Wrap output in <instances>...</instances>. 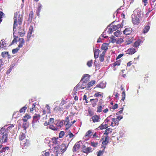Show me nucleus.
Segmentation results:
<instances>
[{"mask_svg": "<svg viewBox=\"0 0 156 156\" xmlns=\"http://www.w3.org/2000/svg\"><path fill=\"white\" fill-rule=\"evenodd\" d=\"M23 16L22 15L18 14L17 12L14 14V23L13 24V30L14 32H17L21 36H23L25 33L21 26L23 21Z\"/></svg>", "mask_w": 156, "mask_h": 156, "instance_id": "nucleus-1", "label": "nucleus"}, {"mask_svg": "<svg viewBox=\"0 0 156 156\" xmlns=\"http://www.w3.org/2000/svg\"><path fill=\"white\" fill-rule=\"evenodd\" d=\"M8 132L4 126L0 130V142L2 144L6 142L8 140Z\"/></svg>", "mask_w": 156, "mask_h": 156, "instance_id": "nucleus-2", "label": "nucleus"}, {"mask_svg": "<svg viewBox=\"0 0 156 156\" xmlns=\"http://www.w3.org/2000/svg\"><path fill=\"white\" fill-rule=\"evenodd\" d=\"M68 145L65 144L64 143H62L61 145L58 144L54 147V149L55 151L56 154L63 153L67 150Z\"/></svg>", "mask_w": 156, "mask_h": 156, "instance_id": "nucleus-3", "label": "nucleus"}, {"mask_svg": "<svg viewBox=\"0 0 156 156\" xmlns=\"http://www.w3.org/2000/svg\"><path fill=\"white\" fill-rule=\"evenodd\" d=\"M40 117L41 116L40 115L37 114H34L33 117L32 121V126L34 128H36L38 126L39 122V120Z\"/></svg>", "mask_w": 156, "mask_h": 156, "instance_id": "nucleus-4", "label": "nucleus"}, {"mask_svg": "<svg viewBox=\"0 0 156 156\" xmlns=\"http://www.w3.org/2000/svg\"><path fill=\"white\" fill-rule=\"evenodd\" d=\"M74 136V135L70 132V130H69L68 134L66 135L64 138V142L66 143L65 144H68V146L70 142L72 140L70 139L73 138Z\"/></svg>", "mask_w": 156, "mask_h": 156, "instance_id": "nucleus-5", "label": "nucleus"}, {"mask_svg": "<svg viewBox=\"0 0 156 156\" xmlns=\"http://www.w3.org/2000/svg\"><path fill=\"white\" fill-rule=\"evenodd\" d=\"M87 87V83L83 81L82 83L81 81V80L74 88V89H76V90H79L80 89H83L86 88Z\"/></svg>", "mask_w": 156, "mask_h": 156, "instance_id": "nucleus-6", "label": "nucleus"}, {"mask_svg": "<svg viewBox=\"0 0 156 156\" xmlns=\"http://www.w3.org/2000/svg\"><path fill=\"white\" fill-rule=\"evenodd\" d=\"M92 151V148L90 147H87L85 145H83L81 148V152L87 154L91 152Z\"/></svg>", "mask_w": 156, "mask_h": 156, "instance_id": "nucleus-7", "label": "nucleus"}, {"mask_svg": "<svg viewBox=\"0 0 156 156\" xmlns=\"http://www.w3.org/2000/svg\"><path fill=\"white\" fill-rule=\"evenodd\" d=\"M20 144L23 149H26L30 146V143L29 140L26 139L20 142Z\"/></svg>", "mask_w": 156, "mask_h": 156, "instance_id": "nucleus-8", "label": "nucleus"}, {"mask_svg": "<svg viewBox=\"0 0 156 156\" xmlns=\"http://www.w3.org/2000/svg\"><path fill=\"white\" fill-rule=\"evenodd\" d=\"M70 121L69 117L68 116L66 117L65 120L64 121V124L65 126L66 130L68 129L72 125V124H71V122Z\"/></svg>", "mask_w": 156, "mask_h": 156, "instance_id": "nucleus-9", "label": "nucleus"}, {"mask_svg": "<svg viewBox=\"0 0 156 156\" xmlns=\"http://www.w3.org/2000/svg\"><path fill=\"white\" fill-rule=\"evenodd\" d=\"M8 44L6 43L4 39H2L0 41V48L2 50H5L7 47Z\"/></svg>", "mask_w": 156, "mask_h": 156, "instance_id": "nucleus-10", "label": "nucleus"}, {"mask_svg": "<svg viewBox=\"0 0 156 156\" xmlns=\"http://www.w3.org/2000/svg\"><path fill=\"white\" fill-rule=\"evenodd\" d=\"M91 119H92L93 122L95 123L99 122L101 118L100 116L95 115L92 116Z\"/></svg>", "mask_w": 156, "mask_h": 156, "instance_id": "nucleus-11", "label": "nucleus"}, {"mask_svg": "<svg viewBox=\"0 0 156 156\" xmlns=\"http://www.w3.org/2000/svg\"><path fill=\"white\" fill-rule=\"evenodd\" d=\"M132 22L134 24L138 25L140 23V20L139 18L135 16L134 15L132 16Z\"/></svg>", "mask_w": 156, "mask_h": 156, "instance_id": "nucleus-12", "label": "nucleus"}, {"mask_svg": "<svg viewBox=\"0 0 156 156\" xmlns=\"http://www.w3.org/2000/svg\"><path fill=\"white\" fill-rule=\"evenodd\" d=\"M80 141L75 144L73 148V152H76L80 149L81 145L79 144V142Z\"/></svg>", "mask_w": 156, "mask_h": 156, "instance_id": "nucleus-13", "label": "nucleus"}, {"mask_svg": "<svg viewBox=\"0 0 156 156\" xmlns=\"http://www.w3.org/2000/svg\"><path fill=\"white\" fill-rule=\"evenodd\" d=\"M90 76L89 74H84L81 79V81L83 80V81L87 83L90 80Z\"/></svg>", "mask_w": 156, "mask_h": 156, "instance_id": "nucleus-14", "label": "nucleus"}, {"mask_svg": "<svg viewBox=\"0 0 156 156\" xmlns=\"http://www.w3.org/2000/svg\"><path fill=\"white\" fill-rule=\"evenodd\" d=\"M112 122L111 123V126H118L119 124V121L115 118L112 119Z\"/></svg>", "mask_w": 156, "mask_h": 156, "instance_id": "nucleus-15", "label": "nucleus"}, {"mask_svg": "<svg viewBox=\"0 0 156 156\" xmlns=\"http://www.w3.org/2000/svg\"><path fill=\"white\" fill-rule=\"evenodd\" d=\"M25 138L26 136L25 133H23V132H21L19 136V140L20 142L24 140H26L25 139Z\"/></svg>", "mask_w": 156, "mask_h": 156, "instance_id": "nucleus-16", "label": "nucleus"}, {"mask_svg": "<svg viewBox=\"0 0 156 156\" xmlns=\"http://www.w3.org/2000/svg\"><path fill=\"white\" fill-rule=\"evenodd\" d=\"M1 55L3 58L7 57L8 58H11V56L8 51H3L2 52Z\"/></svg>", "mask_w": 156, "mask_h": 156, "instance_id": "nucleus-17", "label": "nucleus"}, {"mask_svg": "<svg viewBox=\"0 0 156 156\" xmlns=\"http://www.w3.org/2000/svg\"><path fill=\"white\" fill-rule=\"evenodd\" d=\"M103 140L102 142V144L104 145H106L109 142V137L108 136H105L102 139Z\"/></svg>", "mask_w": 156, "mask_h": 156, "instance_id": "nucleus-18", "label": "nucleus"}, {"mask_svg": "<svg viewBox=\"0 0 156 156\" xmlns=\"http://www.w3.org/2000/svg\"><path fill=\"white\" fill-rule=\"evenodd\" d=\"M63 108L60 107L59 106H56L53 109L54 112L55 113L61 112L63 111Z\"/></svg>", "mask_w": 156, "mask_h": 156, "instance_id": "nucleus-19", "label": "nucleus"}, {"mask_svg": "<svg viewBox=\"0 0 156 156\" xmlns=\"http://www.w3.org/2000/svg\"><path fill=\"white\" fill-rule=\"evenodd\" d=\"M108 127V123H106L103 122L102 124L100 125L98 128L101 130H102L107 128Z\"/></svg>", "mask_w": 156, "mask_h": 156, "instance_id": "nucleus-20", "label": "nucleus"}, {"mask_svg": "<svg viewBox=\"0 0 156 156\" xmlns=\"http://www.w3.org/2000/svg\"><path fill=\"white\" fill-rule=\"evenodd\" d=\"M132 29L130 27L126 28L123 31L124 34L126 35L129 34L132 32Z\"/></svg>", "mask_w": 156, "mask_h": 156, "instance_id": "nucleus-21", "label": "nucleus"}, {"mask_svg": "<svg viewBox=\"0 0 156 156\" xmlns=\"http://www.w3.org/2000/svg\"><path fill=\"white\" fill-rule=\"evenodd\" d=\"M98 101V99L96 98L95 99H90V101L93 107H94L97 105V104Z\"/></svg>", "mask_w": 156, "mask_h": 156, "instance_id": "nucleus-22", "label": "nucleus"}, {"mask_svg": "<svg viewBox=\"0 0 156 156\" xmlns=\"http://www.w3.org/2000/svg\"><path fill=\"white\" fill-rule=\"evenodd\" d=\"M136 51V49L133 48H130L127 50V53L129 54L132 55L135 53Z\"/></svg>", "mask_w": 156, "mask_h": 156, "instance_id": "nucleus-23", "label": "nucleus"}, {"mask_svg": "<svg viewBox=\"0 0 156 156\" xmlns=\"http://www.w3.org/2000/svg\"><path fill=\"white\" fill-rule=\"evenodd\" d=\"M58 138H56L53 137L51 139V142L53 143V145H58V141L57 140L58 139Z\"/></svg>", "mask_w": 156, "mask_h": 156, "instance_id": "nucleus-24", "label": "nucleus"}, {"mask_svg": "<svg viewBox=\"0 0 156 156\" xmlns=\"http://www.w3.org/2000/svg\"><path fill=\"white\" fill-rule=\"evenodd\" d=\"M94 57L95 58H98L99 54L101 52L100 50L98 49L94 50Z\"/></svg>", "mask_w": 156, "mask_h": 156, "instance_id": "nucleus-25", "label": "nucleus"}, {"mask_svg": "<svg viewBox=\"0 0 156 156\" xmlns=\"http://www.w3.org/2000/svg\"><path fill=\"white\" fill-rule=\"evenodd\" d=\"M33 30V27H31V28H30L29 30L28 33L27 34V41H29L30 40V38L31 37V35L32 33V31Z\"/></svg>", "mask_w": 156, "mask_h": 156, "instance_id": "nucleus-26", "label": "nucleus"}, {"mask_svg": "<svg viewBox=\"0 0 156 156\" xmlns=\"http://www.w3.org/2000/svg\"><path fill=\"white\" fill-rule=\"evenodd\" d=\"M108 44L107 43H103L101 47V49L102 50H104V51H105L108 49Z\"/></svg>", "mask_w": 156, "mask_h": 156, "instance_id": "nucleus-27", "label": "nucleus"}, {"mask_svg": "<svg viewBox=\"0 0 156 156\" xmlns=\"http://www.w3.org/2000/svg\"><path fill=\"white\" fill-rule=\"evenodd\" d=\"M19 44L18 45V47L19 48H22V47L23 44L24 43V40L23 38H22L19 39Z\"/></svg>", "mask_w": 156, "mask_h": 156, "instance_id": "nucleus-28", "label": "nucleus"}, {"mask_svg": "<svg viewBox=\"0 0 156 156\" xmlns=\"http://www.w3.org/2000/svg\"><path fill=\"white\" fill-rule=\"evenodd\" d=\"M134 12L136 15H138L139 16H140L141 15V11L140 8H137L134 10Z\"/></svg>", "mask_w": 156, "mask_h": 156, "instance_id": "nucleus-29", "label": "nucleus"}, {"mask_svg": "<svg viewBox=\"0 0 156 156\" xmlns=\"http://www.w3.org/2000/svg\"><path fill=\"white\" fill-rule=\"evenodd\" d=\"M150 27L149 25L145 26L143 29V33L144 34L147 33L150 29Z\"/></svg>", "mask_w": 156, "mask_h": 156, "instance_id": "nucleus-30", "label": "nucleus"}, {"mask_svg": "<svg viewBox=\"0 0 156 156\" xmlns=\"http://www.w3.org/2000/svg\"><path fill=\"white\" fill-rule=\"evenodd\" d=\"M30 118L31 116L30 115L27 114L23 117L22 120L23 122H27V120Z\"/></svg>", "mask_w": 156, "mask_h": 156, "instance_id": "nucleus-31", "label": "nucleus"}, {"mask_svg": "<svg viewBox=\"0 0 156 156\" xmlns=\"http://www.w3.org/2000/svg\"><path fill=\"white\" fill-rule=\"evenodd\" d=\"M141 42L140 39H138L135 42L134 44V46L135 47H138Z\"/></svg>", "mask_w": 156, "mask_h": 156, "instance_id": "nucleus-32", "label": "nucleus"}, {"mask_svg": "<svg viewBox=\"0 0 156 156\" xmlns=\"http://www.w3.org/2000/svg\"><path fill=\"white\" fill-rule=\"evenodd\" d=\"M34 17V13L33 11H31L29 14L28 21L31 22Z\"/></svg>", "mask_w": 156, "mask_h": 156, "instance_id": "nucleus-33", "label": "nucleus"}, {"mask_svg": "<svg viewBox=\"0 0 156 156\" xmlns=\"http://www.w3.org/2000/svg\"><path fill=\"white\" fill-rule=\"evenodd\" d=\"M121 90H123L122 92V98L121 100V101H123L125 100L126 96L125 91L123 90V88L122 87Z\"/></svg>", "mask_w": 156, "mask_h": 156, "instance_id": "nucleus-34", "label": "nucleus"}, {"mask_svg": "<svg viewBox=\"0 0 156 156\" xmlns=\"http://www.w3.org/2000/svg\"><path fill=\"white\" fill-rule=\"evenodd\" d=\"M112 131V129L111 128H107L105 131L104 134L105 135V136H108V134L111 133Z\"/></svg>", "mask_w": 156, "mask_h": 156, "instance_id": "nucleus-35", "label": "nucleus"}, {"mask_svg": "<svg viewBox=\"0 0 156 156\" xmlns=\"http://www.w3.org/2000/svg\"><path fill=\"white\" fill-rule=\"evenodd\" d=\"M64 122V120H63L60 121H58L56 125L57 126L60 128L63 126Z\"/></svg>", "mask_w": 156, "mask_h": 156, "instance_id": "nucleus-36", "label": "nucleus"}, {"mask_svg": "<svg viewBox=\"0 0 156 156\" xmlns=\"http://www.w3.org/2000/svg\"><path fill=\"white\" fill-rule=\"evenodd\" d=\"M42 5H41V4L40 3L38 5L37 9L36 11L37 14V16L39 15V13L41 11V9L42 8Z\"/></svg>", "mask_w": 156, "mask_h": 156, "instance_id": "nucleus-37", "label": "nucleus"}, {"mask_svg": "<svg viewBox=\"0 0 156 156\" xmlns=\"http://www.w3.org/2000/svg\"><path fill=\"white\" fill-rule=\"evenodd\" d=\"M105 53V51H103L100 55V60L101 62H103L104 60V57Z\"/></svg>", "mask_w": 156, "mask_h": 156, "instance_id": "nucleus-38", "label": "nucleus"}, {"mask_svg": "<svg viewBox=\"0 0 156 156\" xmlns=\"http://www.w3.org/2000/svg\"><path fill=\"white\" fill-rule=\"evenodd\" d=\"M92 135V131L91 130H88L86 133L85 136L90 137Z\"/></svg>", "mask_w": 156, "mask_h": 156, "instance_id": "nucleus-39", "label": "nucleus"}, {"mask_svg": "<svg viewBox=\"0 0 156 156\" xmlns=\"http://www.w3.org/2000/svg\"><path fill=\"white\" fill-rule=\"evenodd\" d=\"M95 81L94 80L90 81L87 84V87L89 88L90 87L92 86L95 83Z\"/></svg>", "mask_w": 156, "mask_h": 156, "instance_id": "nucleus-40", "label": "nucleus"}, {"mask_svg": "<svg viewBox=\"0 0 156 156\" xmlns=\"http://www.w3.org/2000/svg\"><path fill=\"white\" fill-rule=\"evenodd\" d=\"M45 107L46 108V113L50 114L51 113V108L48 105H46Z\"/></svg>", "mask_w": 156, "mask_h": 156, "instance_id": "nucleus-41", "label": "nucleus"}, {"mask_svg": "<svg viewBox=\"0 0 156 156\" xmlns=\"http://www.w3.org/2000/svg\"><path fill=\"white\" fill-rule=\"evenodd\" d=\"M22 126L24 128V131H25L27 128L28 127V124H27V122H23Z\"/></svg>", "mask_w": 156, "mask_h": 156, "instance_id": "nucleus-42", "label": "nucleus"}, {"mask_svg": "<svg viewBox=\"0 0 156 156\" xmlns=\"http://www.w3.org/2000/svg\"><path fill=\"white\" fill-rule=\"evenodd\" d=\"M27 109V107H26V106H24L22 107V108H21L20 111L19 112L20 113H24L25 112V111L26 109Z\"/></svg>", "mask_w": 156, "mask_h": 156, "instance_id": "nucleus-43", "label": "nucleus"}, {"mask_svg": "<svg viewBox=\"0 0 156 156\" xmlns=\"http://www.w3.org/2000/svg\"><path fill=\"white\" fill-rule=\"evenodd\" d=\"M121 34V32L119 30H118L114 33V35L116 37H118Z\"/></svg>", "mask_w": 156, "mask_h": 156, "instance_id": "nucleus-44", "label": "nucleus"}, {"mask_svg": "<svg viewBox=\"0 0 156 156\" xmlns=\"http://www.w3.org/2000/svg\"><path fill=\"white\" fill-rule=\"evenodd\" d=\"M14 125L13 124L10 125L8 127L7 129H6L7 130V131L8 132V131H10V130L12 129L14 127Z\"/></svg>", "mask_w": 156, "mask_h": 156, "instance_id": "nucleus-45", "label": "nucleus"}, {"mask_svg": "<svg viewBox=\"0 0 156 156\" xmlns=\"http://www.w3.org/2000/svg\"><path fill=\"white\" fill-rule=\"evenodd\" d=\"M120 62L121 61L120 60L116 61V62L114 63L113 66L115 67L117 66H119L120 64Z\"/></svg>", "mask_w": 156, "mask_h": 156, "instance_id": "nucleus-46", "label": "nucleus"}, {"mask_svg": "<svg viewBox=\"0 0 156 156\" xmlns=\"http://www.w3.org/2000/svg\"><path fill=\"white\" fill-rule=\"evenodd\" d=\"M9 148L8 147H3L0 150V153H2L3 152H5L6 150H8Z\"/></svg>", "mask_w": 156, "mask_h": 156, "instance_id": "nucleus-47", "label": "nucleus"}, {"mask_svg": "<svg viewBox=\"0 0 156 156\" xmlns=\"http://www.w3.org/2000/svg\"><path fill=\"white\" fill-rule=\"evenodd\" d=\"M49 128L54 131L58 129V128L54 126L53 125H50L49 126Z\"/></svg>", "mask_w": 156, "mask_h": 156, "instance_id": "nucleus-48", "label": "nucleus"}, {"mask_svg": "<svg viewBox=\"0 0 156 156\" xmlns=\"http://www.w3.org/2000/svg\"><path fill=\"white\" fill-rule=\"evenodd\" d=\"M65 135V132L63 131H61L59 134V138H62Z\"/></svg>", "mask_w": 156, "mask_h": 156, "instance_id": "nucleus-49", "label": "nucleus"}, {"mask_svg": "<svg viewBox=\"0 0 156 156\" xmlns=\"http://www.w3.org/2000/svg\"><path fill=\"white\" fill-rule=\"evenodd\" d=\"M133 41V38H132L131 39L128 40L126 41V45H128L131 43Z\"/></svg>", "mask_w": 156, "mask_h": 156, "instance_id": "nucleus-50", "label": "nucleus"}, {"mask_svg": "<svg viewBox=\"0 0 156 156\" xmlns=\"http://www.w3.org/2000/svg\"><path fill=\"white\" fill-rule=\"evenodd\" d=\"M104 151V150L101 151V150L99 151L98 152H97V155L98 156H101Z\"/></svg>", "mask_w": 156, "mask_h": 156, "instance_id": "nucleus-51", "label": "nucleus"}, {"mask_svg": "<svg viewBox=\"0 0 156 156\" xmlns=\"http://www.w3.org/2000/svg\"><path fill=\"white\" fill-rule=\"evenodd\" d=\"M92 63L93 60H91L87 62V65L89 67H91L92 66Z\"/></svg>", "mask_w": 156, "mask_h": 156, "instance_id": "nucleus-52", "label": "nucleus"}, {"mask_svg": "<svg viewBox=\"0 0 156 156\" xmlns=\"http://www.w3.org/2000/svg\"><path fill=\"white\" fill-rule=\"evenodd\" d=\"M123 40L122 38H120L118 39L116 41V43L117 44H120L123 42Z\"/></svg>", "mask_w": 156, "mask_h": 156, "instance_id": "nucleus-53", "label": "nucleus"}, {"mask_svg": "<svg viewBox=\"0 0 156 156\" xmlns=\"http://www.w3.org/2000/svg\"><path fill=\"white\" fill-rule=\"evenodd\" d=\"M19 50V47L17 48H15L12 50V53L13 54H15Z\"/></svg>", "mask_w": 156, "mask_h": 156, "instance_id": "nucleus-54", "label": "nucleus"}, {"mask_svg": "<svg viewBox=\"0 0 156 156\" xmlns=\"http://www.w3.org/2000/svg\"><path fill=\"white\" fill-rule=\"evenodd\" d=\"M91 144L93 147H96L98 145V143L97 142H92L91 143Z\"/></svg>", "mask_w": 156, "mask_h": 156, "instance_id": "nucleus-55", "label": "nucleus"}, {"mask_svg": "<svg viewBox=\"0 0 156 156\" xmlns=\"http://www.w3.org/2000/svg\"><path fill=\"white\" fill-rule=\"evenodd\" d=\"M102 111V106H98L97 107V112H100Z\"/></svg>", "mask_w": 156, "mask_h": 156, "instance_id": "nucleus-56", "label": "nucleus"}, {"mask_svg": "<svg viewBox=\"0 0 156 156\" xmlns=\"http://www.w3.org/2000/svg\"><path fill=\"white\" fill-rule=\"evenodd\" d=\"M4 15V13L1 11H0V23H1L2 21V16Z\"/></svg>", "mask_w": 156, "mask_h": 156, "instance_id": "nucleus-57", "label": "nucleus"}, {"mask_svg": "<svg viewBox=\"0 0 156 156\" xmlns=\"http://www.w3.org/2000/svg\"><path fill=\"white\" fill-rule=\"evenodd\" d=\"M111 116V115H110V116L106 118L104 122H105L106 123H108L110 121V119H109V118H110V117Z\"/></svg>", "mask_w": 156, "mask_h": 156, "instance_id": "nucleus-58", "label": "nucleus"}, {"mask_svg": "<svg viewBox=\"0 0 156 156\" xmlns=\"http://www.w3.org/2000/svg\"><path fill=\"white\" fill-rule=\"evenodd\" d=\"M113 31H114L113 30L112 28V27H111L108 28V32L109 34H111L112 33Z\"/></svg>", "mask_w": 156, "mask_h": 156, "instance_id": "nucleus-59", "label": "nucleus"}, {"mask_svg": "<svg viewBox=\"0 0 156 156\" xmlns=\"http://www.w3.org/2000/svg\"><path fill=\"white\" fill-rule=\"evenodd\" d=\"M99 92H98L96 93H95L94 94V96L95 97H98L102 96V94H101Z\"/></svg>", "mask_w": 156, "mask_h": 156, "instance_id": "nucleus-60", "label": "nucleus"}, {"mask_svg": "<svg viewBox=\"0 0 156 156\" xmlns=\"http://www.w3.org/2000/svg\"><path fill=\"white\" fill-rule=\"evenodd\" d=\"M17 41V40L15 38V39L14 38L13 40H12V41L11 42V43L10 45H9V46L12 45L14 43H16Z\"/></svg>", "mask_w": 156, "mask_h": 156, "instance_id": "nucleus-61", "label": "nucleus"}, {"mask_svg": "<svg viewBox=\"0 0 156 156\" xmlns=\"http://www.w3.org/2000/svg\"><path fill=\"white\" fill-rule=\"evenodd\" d=\"M54 122V119L53 118H51L50 119L49 122L50 123V124H52Z\"/></svg>", "mask_w": 156, "mask_h": 156, "instance_id": "nucleus-62", "label": "nucleus"}, {"mask_svg": "<svg viewBox=\"0 0 156 156\" xmlns=\"http://www.w3.org/2000/svg\"><path fill=\"white\" fill-rule=\"evenodd\" d=\"M111 27L112 28L113 30L114 31L118 29L115 25H112V26H111Z\"/></svg>", "mask_w": 156, "mask_h": 156, "instance_id": "nucleus-63", "label": "nucleus"}, {"mask_svg": "<svg viewBox=\"0 0 156 156\" xmlns=\"http://www.w3.org/2000/svg\"><path fill=\"white\" fill-rule=\"evenodd\" d=\"M123 118V117L121 116H119L117 117L116 118L117 120H118L119 121L121 119H122Z\"/></svg>", "mask_w": 156, "mask_h": 156, "instance_id": "nucleus-64", "label": "nucleus"}]
</instances>
